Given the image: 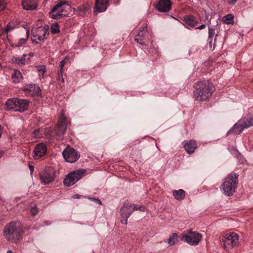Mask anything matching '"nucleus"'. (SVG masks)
<instances>
[{
  "instance_id": "obj_1",
  "label": "nucleus",
  "mask_w": 253,
  "mask_h": 253,
  "mask_svg": "<svg viewBox=\"0 0 253 253\" xmlns=\"http://www.w3.org/2000/svg\"><path fill=\"white\" fill-rule=\"evenodd\" d=\"M194 96L197 101H204L211 96L215 88L212 83L209 81L196 82L194 86Z\"/></svg>"
},
{
  "instance_id": "obj_2",
  "label": "nucleus",
  "mask_w": 253,
  "mask_h": 253,
  "mask_svg": "<svg viewBox=\"0 0 253 253\" xmlns=\"http://www.w3.org/2000/svg\"><path fill=\"white\" fill-rule=\"evenodd\" d=\"M3 234L8 242L17 243L22 238V229L20 223L12 221L6 224L3 230Z\"/></svg>"
},
{
  "instance_id": "obj_3",
  "label": "nucleus",
  "mask_w": 253,
  "mask_h": 253,
  "mask_svg": "<svg viewBox=\"0 0 253 253\" xmlns=\"http://www.w3.org/2000/svg\"><path fill=\"white\" fill-rule=\"evenodd\" d=\"M238 182V175L235 173L229 174L221 185V190L228 196H231L235 192Z\"/></svg>"
},
{
  "instance_id": "obj_4",
  "label": "nucleus",
  "mask_w": 253,
  "mask_h": 253,
  "mask_svg": "<svg viewBox=\"0 0 253 253\" xmlns=\"http://www.w3.org/2000/svg\"><path fill=\"white\" fill-rule=\"evenodd\" d=\"M239 235L235 232H229L222 236L221 242L224 249L228 252L239 244Z\"/></svg>"
},
{
  "instance_id": "obj_5",
  "label": "nucleus",
  "mask_w": 253,
  "mask_h": 253,
  "mask_svg": "<svg viewBox=\"0 0 253 253\" xmlns=\"http://www.w3.org/2000/svg\"><path fill=\"white\" fill-rule=\"evenodd\" d=\"M55 170L51 167H46L40 172L39 176L41 183L46 185L54 181L55 178Z\"/></svg>"
},
{
  "instance_id": "obj_6",
  "label": "nucleus",
  "mask_w": 253,
  "mask_h": 253,
  "mask_svg": "<svg viewBox=\"0 0 253 253\" xmlns=\"http://www.w3.org/2000/svg\"><path fill=\"white\" fill-rule=\"evenodd\" d=\"M202 239V235L191 229L187 230L182 235L181 240L192 246H197Z\"/></svg>"
},
{
  "instance_id": "obj_7",
  "label": "nucleus",
  "mask_w": 253,
  "mask_h": 253,
  "mask_svg": "<svg viewBox=\"0 0 253 253\" xmlns=\"http://www.w3.org/2000/svg\"><path fill=\"white\" fill-rule=\"evenodd\" d=\"M86 173L85 169H79L68 174L64 179V185L70 187L75 184Z\"/></svg>"
},
{
  "instance_id": "obj_8",
  "label": "nucleus",
  "mask_w": 253,
  "mask_h": 253,
  "mask_svg": "<svg viewBox=\"0 0 253 253\" xmlns=\"http://www.w3.org/2000/svg\"><path fill=\"white\" fill-rule=\"evenodd\" d=\"M66 4H67V2L65 0L58 1L57 3L49 12L50 17L54 19H57L61 18L63 15H66V14L62 13L64 11L62 7Z\"/></svg>"
},
{
  "instance_id": "obj_9",
  "label": "nucleus",
  "mask_w": 253,
  "mask_h": 253,
  "mask_svg": "<svg viewBox=\"0 0 253 253\" xmlns=\"http://www.w3.org/2000/svg\"><path fill=\"white\" fill-rule=\"evenodd\" d=\"M62 154L65 161L71 163L77 161L80 157L79 153L71 147L66 148Z\"/></svg>"
},
{
  "instance_id": "obj_10",
  "label": "nucleus",
  "mask_w": 253,
  "mask_h": 253,
  "mask_svg": "<svg viewBox=\"0 0 253 253\" xmlns=\"http://www.w3.org/2000/svg\"><path fill=\"white\" fill-rule=\"evenodd\" d=\"M22 90L27 96H40L41 94V90L36 84H26L23 87Z\"/></svg>"
},
{
  "instance_id": "obj_11",
  "label": "nucleus",
  "mask_w": 253,
  "mask_h": 253,
  "mask_svg": "<svg viewBox=\"0 0 253 253\" xmlns=\"http://www.w3.org/2000/svg\"><path fill=\"white\" fill-rule=\"evenodd\" d=\"M133 205L132 204L125 203L120 209V214L121 217L124 218V220L121 221L122 224L126 225L127 224V219L133 212Z\"/></svg>"
},
{
  "instance_id": "obj_12",
  "label": "nucleus",
  "mask_w": 253,
  "mask_h": 253,
  "mask_svg": "<svg viewBox=\"0 0 253 253\" xmlns=\"http://www.w3.org/2000/svg\"><path fill=\"white\" fill-rule=\"evenodd\" d=\"M47 147L44 143H38L33 150V157L35 160L39 159L45 155Z\"/></svg>"
},
{
  "instance_id": "obj_13",
  "label": "nucleus",
  "mask_w": 253,
  "mask_h": 253,
  "mask_svg": "<svg viewBox=\"0 0 253 253\" xmlns=\"http://www.w3.org/2000/svg\"><path fill=\"white\" fill-rule=\"evenodd\" d=\"M109 5V0H95L93 12L95 14L103 12L106 10Z\"/></svg>"
},
{
  "instance_id": "obj_14",
  "label": "nucleus",
  "mask_w": 253,
  "mask_h": 253,
  "mask_svg": "<svg viewBox=\"0 0 253 253\" xmlns=\"http://www.w3.org/2000/svg\"><path fill=\"white\" fill-rule=\"evenodd\" d=\"M47 35V32L44 28H39L37 30L36 33H33V38L32 39V41L33 42L38 43L37 40L40 42L43 41L46 38Z\"/></svg>"
},
{
  "instance_id": "obj_15",
  "label": "nucleus",
  "mask_w": 253,
  "mask_h": 253,
  "mask_svg": "<svg viewBox=\"0 0 253 253\" xmlns=\"http://www.w3.org/2000/svg\"><path fill=\"white\" fill-rule=\"evenodd\" d=\"M66 119L62 115L60 117L59 121L56 128V134L58 136L62 137L66 131Z\"/></svg>"
},
{
  "instance_id": "obj_16",
  "label": "nucleus",
  "mask_w": 253,
  "mask_h": 253,
  "mask_svg": "<svg viewBox=\"0 0 253 253\" xmlns=\"http://www.w3.org/2000/svg\"><path fill=\"white\" fill-rule=\"evenodd\" d=\"M182 144L185 151L189 154H193L197 147L196 142L193 140L184 141Z\"/></svg>"
},
{
  "instance_id": "obj_17",
  "label": "nucleus",
  "mask_w": 253,
  "mask_h": 253,
  "mask_svg": "<svg viewBox=\"0 0 253 253\" xmlns=\"http://www.w3.org/2000/svg\"><path fill=\"white\" fill-rule=\"evenodd\" d=\"M171 2L170 0H159L156 7L157 9L161 12H167L171 8Z\"/></svg>"
},
{
  "instance_id": "obj_18",
  "label": "nucleus",
  "mask_w": 253,
  "mask_h": 253,
  "mask_svg": "<svg viewBox=\"0 0 253 253\" xmlns=\"http://www.w3.org/2000/svg\"><path fill=\"white\" fill-rule=\"evenodd\" d=\"M39 0H22L23 8L26 10L35 9L38 4Z\"/></svg>"
},
{
  "instance_id": "obj_19",
  "label": "nucleus",
  "mask_w": 253,
  "mask_h": 253,
  "mask_svg": "<svg viewBox=\"0 0 253 253\" xmlns=\"http://www.w3.org/2000/svg\"><path fill=\"white\" fill-rule=\"evenodd\" d=\"M147 33V27H141L138 34L135 36V41L141 45H145L144 40L146 39V35Z\"/></svg>"
},
{
  "instance_id": "obj_20",
  "label": "nucleus",
  "mask_w": 253,
  "mask_h": 253,
  "mask_svg": "<svg viewBox=\"0 0 253 253\" xmlns=\"http://www.w3.org/2000/svg\"><path fill=\"white\" fill-rule=\"evenodd\" d=\"M244 128H246L244 126L243 121L240 120L237 123H236L233 127L229 130L227 133V135L230 133H234L235 134H240L243 131Z\"/></svg>"
},
{
  "instance_id": "obj_21",
  "label": "nucleus",
  "mask_w": 253,
  "mask_h": 253,
  "mask_svg": "<svg viewBox=\"0 0 253 253\" xmlns=\"http://www.w3.org/2000/svg\"><path fill=\"white\" fill-rule=\"evenodd\" d=\"M183 22L186 27L189 26L191 28L195 27L199 22L198 19L192 15H186L184 18Z\"/></svg>"
},
{
  "instance_id": "obj_22",
  "label": "nucleus",
  "mask_w": 253,
  "mask_h": 253,
  "mask_svg": "<svg viewBox=\"0 0 253 253\" xmlns=\"http://www.w3.org/2000/svg\"><path fill=\"white\" fill-rule=\"evenodd\" d=\"M30 55L24 54L21 57L14 56L11 61L13 63L18 64L19 66L25 65L26 61L30 60Z\"/></svg>"
},
{
  "instance_id": "obj_23",
  "label": "nucleus",
  "mask_w": 253,
  "mask_h": 253,
  "mask_svg": "<svg viewBox=\"0 0 253 253\" xmlns=\"http://www.w3.org/2000/svg\"><path fill=\"white\" fill-rule=\"evenodd\" d=\"M29 106V102L26 99H18V103L16 111L24 112L27 110Z\"/></svg>"
},
{
  "instance_id": "obj_24",
  "label": "nucleus",
  "mask_w": 253,
  "mask_h": 253,
  "mask_svg": "<svg viewBox=\"0 0 253 253\" xmlns=\"http://www.w3.org/2000/svg\"><path fill=\"white\" fill-rule=\"evenodd\" d=\"M23 79L22 73L17 69H13L11 74V80L13 83L18 84Z\"/></svg>"
},
{
  "instance_id": "obj_25",
  "label": "nucleus",
  "mask_w": 253,
  "mask_h": 253,
  "mask_svg": "<svg viewBox=\"0 0 253 253\" xmlns=\"http://www.w3.org/2000/svg\"><path fill=\"white\" fill-rule=\"evenodd\" d=\"M18 103V98H13L8 99L5 103V108L6 110L13 109L16 111Z\"/></svg>"
},
{
  "instance_id": "obj_26",
  "label": "nucleus",
  "mask_w": 253,
  "mask_h": 253,
  "mask_svg": "<svg viewBox=\"0 0 253 253\" xmlns=\"http://www.w3.org/2000/svg\"><path fill=\"white\" fill-rule=\"evenodd\" d=\"M246 128L253 126V115H248L240 119Z\"/></svg>"
},
{
  "instance_id": "obj_27",
  "label": "nucleus",
  "mask_w": 253,
  "mask_h": 253,
  "mask_svg": "<svg viewBox=\"0 0 253 253\" xmlns=\"http://www.w3.org/2000/svg\"><path fill=\"white\" fill-rule=\"evenodd\" d=\"M172 195L174 198L178 201H181L184 199L185 196V192L183 189H179L178 190H173Z\"/></svg>"
},
{
  "instance_id": "obj_28",
  "label": "nucleus",
  "mask_w": 253,
  "mask_h": 253,
  "mask_svg": "<svg viewBox=\"0 0 253 253\" xmlns=\"http://www.w3.org/2000/svg\"><path fill=\"white\" fill-rule=\"evenodd\" d=\"M223 21L226 24H233L234 23V16L232 14H227L223 17Z\"/></svg>"
},
{
  "instance_id": "obj_29",
  "label": "nucleus",
  "mask_w": 253,
  "mask_h": 253,
  "mask_svg": "<svg viewBox=\"0 0 253 253\" xmlns=\"http://www.w3.org/2000/svg\"><path fill=\"white\" fill-rule=\"evenodd\" d=\"M215 34V29L209 26L208 41L209 44L211 45L212 42V38Z\"/></svg>"
},
{
  "instance_id": "obj_30",
  "label": "nucleus",
  "mask_w": 253,
  "mask_h": 253,
  "mask_svg": "<svg viewBox=\"0 0 253 253\" xmlns=\"http://www.w3.org/2000/svg\"><path fill=\"white\" fill-rule=\"evenodd\" d=\"M177 235L176 233H172L169 238L168 239V243L169 245H174L175 244L177 240Z\"/></svg>"
},
{
  "instance_id": "obj_31",
  "label": "nucleus",
  "mask_w": 253,
  "mask_h": 253,
  "mask_svg": "<svg viewBox=\"0 0 253 253\" xmlns=\"http://www.w3.org/2000/svg\"><path fill=\"white\" fill-rule=\"evenodd\" d=\"M24 32L25 33V37L19 39V44L21 45L24 43L27 40L29 37V30L26 28L24 29Z\"/></svg>"
},
{
  "instance_id": "obj_32",
  "label": "nucleus",
  "mask_w": 253,
  "mask_h": 253,
  "mask_svg": "<svg viewBox=\"0 0 253 253\" xmlns=\"http://www.w3.org/2000/svg\"><path fill=\"white\" fill-rule=\"evenodd\" d=\"M51 32L53 34H57L60 32L59 26L58 23H55L51 26Z\"/></svg>"
},
{
  "instance_id": "obj_33",
  "label": "nucleus",
  "mask_w": 253,
  "mask_h": 253,
  "mask_svg": "<svg viewBox=\"0 0 253 253\" xmlns=\"http://www.w3.org/2000/svg\"><path fill=\"white\" fill-rule=\"evenodd\" d=\"M16 27L13 24L9 23L6 27L3 30V33L8 34L11 30L15 28Z\"/></svg>"
},
{
  "instance_id": "obj_34",
  "label": "nucleus",
  "mask_w": 253,
  "mask_h": 253,
  "mask_svg": "<svg viewBox=\"0 0 253 253\" xmlns=\"http://www.w3.org/2000/svg\"><path fill=\"white\" fill-rule=\"evenodd\" d=\"M33 135L35 138H40L42 137V133L41 132V130L39 128L35 129L33 132Z\"/></svg>"
},
{
  "instance_id": "obj_35",
  "label": "nucleus",
  "mask_w": 253,
  "mask_h": 253,
  "mask_svg": "<svg viewBox=\"0 0 253 253\" xmlns=\"http://www.w3.org/2000/svg\"><path fill=\"white\" fill-rule=\"evenodd\" d=\"M69 57L66 56L63 60L61 61L60 62L59 67L60 68L63 69L65 64L67 63V61L69 60Z\"/></svg>"
},
{
  "instance_id": "obj_36",
  "label": "nucleus",
  "mask_w": 253,
  "mask_h": 253,
  "mask_svg": "<svg viewBox=\"0 0 253 253\" xmlns=\"http://www.w3.org/2000/svg\"><path fill=\"white\" fill-rule=\"evenodd\" d=\"M38 211V209L36 207H32L30 209L31 213L33 216L36 215Z\"/></svg>"
},
{
  "instance_id": "obj_37",
  "label": "nucleus",
  "mask_w": 253,
  "mask_h": 253,
  "mask_svg": "<svg viewBox=\"0 0 253 253\" xmlns=\"http://www.w3.org/2000/svg\"><path fill=\"white\" fill-rule=\"evenodd\" d=\"M87 198L95 202H97L99 205L102 204L101 201L98 198L90 197H87Z\"/></svg>"
},
{
  "instance_id": "obj_38",
  "label": "nucleus",
  "mask_w": 253,
  "mask_h": 253,
  "mask_svg": "<svg viewBox=\"0 0 253 253\" xmlns=\"http://www.w3.org/2000/svg\"><path fill=\"white\" fill-rule=\"evenodd\" d=\"M45 66H44L38 67V70L39 71V72L41 73L42 74H44V73L45 71Z\"/></svg>"
},
{
  "instance_id": "obj_39",
  "label": "nucleus",
  "mask_w": 253,
  "mask_h": 253,
  "mask_svg": "<svg viewBox=\"0 0 253 253\" xmlns=\"http://www.w3.org/2000/svg\"><path fill=\"white\" fill-rule=\"evenodd\" d=\"M64 72V69L60 68V70L58 72V77L57 80L60 81V76H63V74Z\"/></svg>"
},
{
  "instance_id": "obj_40",
  "label": "nucleus",
  "mask_w": 253,
  "mask_h": 253,
  "mask_svg": "<svg viewBox=\"0 0 253 253\" xmlns=\"http://www.w3.org/2000/svg\"><path fill=\"white\" fill-rule=\"evenodd\" d=\"M5 7V3L3 0H0V11L2 10Z\"/></svg>"
},
{
  "instance_id": "obj_41",
  "label": "nucleus",
  "mask_w": 253,
  "mask_h": 253,
  "mask_svg": "<svg viewBox=\"0 0 253 253\" xmlns=\"http://www.w3.org/2000/svg\"><path fill=\"white\" fill-rule=\"evenodd\" d=\"M29 169L30 170V173L31 174H32L34 171V167L33 165H29Z\"/></svg>"
},
{
  "instance_id": "obj_42",
  "label": "nucleus",
  "mask_w": 253,
  "mask_h": 253,
  "mask_svg": "<svg viewBox=\"0 0 253 253\" xmlns=\"http://www.w3.org/2000/svg\"><path fill=\"white\" fill-rule=\"evenodd\" d=\"M132 205H133V207H132L133 211H138V210H139V208L140 206H138L137 205H133V204H132Z\"/></svg>"
},
{
  "instance_id": "obj_43",
  "label": "nucleus",
  "mask_w": 253,
  "mask_h": 253,
  "mask_svg": "<svg viewBox=\"0 0 253 253\" xmlns=\"http://www.w3.org/2000/svg\"><path fill=\"white\" fill-rule=\"evenodd\" d=\"M205 27H206V25L203 24H202L201 25H200V26L196 27V29H198V30H202V29H204Z\"/></svg>"
},
{
  "instance_id": "obj_44",
  "label": "nucleus",
  "mask_w": 253,
  "mask_h": 253,
  "mask_svg": "<svg viewBox=\"0 0 253 253\" xmlns=\"http://www.w3.org/2000/svg\"><path fill=\"white\" fill-rule=\"evenodd\" d=\"M238 0H229L228 3L229 4H235Z\"/></svg>"
},
{
  "instance_id": "obj_45",
  "label": "nucleus",
  "mask_w": 253,
  "mask_h": 253,
  "mask_svg": "<svg viewBox=\"0 0 253 253\" xmlns=\"http://www.w3.org/2000/svg\"><path fill=\"white\" fill-rule=\"evenodd\" d=\"M3 34V29H2V27L0 24V37L1 36V35Z\"/></svg>"
},
{
  "instance_id": "obj_46",
  "label": "nucleus",
  "mask_w": 253,
  "mask_h": 253,
  "mask_svg": "<svg viewBox=\"0 0 253 253\" xmlns=\"http://www.w3.org/2000/svg\"><path fill=\"white\" fill-rule=\"evenodd\" d=\"M73 197L76 199H80L81 197V195L79 194H75L73 196Z\"/></svg>"
},
{
  "instance_id": "obj_47",
  "label": "nucleus",
  "mask_w": 253,
  "mask_h": 253,
  "mask_svg": "<svg viewBox=\"0 0 253 253\" xmlns=\"http://www.w3.org/2000/svg\"><path fill=\"white\" fill-rule=\"evenodd\" d=\"M145 207H143V206H139V211H145Z\"/></svg>"
},
{
  "instance_id": "obj_48",
  "label": "nucleus",
  "mask_w": 253,
  "mask_h": 253,
  "mask_svg": "<svg viewBox=\"0 0 253 253\" xmlns=\"http://www.w3.org/2000/svg\"><path fill=\"white\" fill-rule=\"evenodd\" d=\"M2 130H3V127L0 125V138L1 137V135H2Z\"/></svg>"
},
{
  "instance_id": "obj_49",
  "label": "nucleus",
  "mask_w": 253,
  "mask_h": 253,
  "mask_svg": "<svg viewBox=\"0 0 253 253\" xmlns=\"http://www.w3.org/2000/svg\"><path fill=\"white\" fill-rule=\"evenodd\" d=\"M44 224L46 225H49L50 224V222L48 221H45L44 222Z\"/></svg>"
},
{
  "instance_id": "obj_50",
  "label": "nucleus",
  "mask_w": 253,
  "mask_h": 253,
  "mask_svg": "<svg viewBox=\"0 0 253 253\" xmlns=\"http://www.w3.org/2000/svg\"><path fill=\"white\" fill-rule=\"evenodd\" d=\"M60 81H61L62 83L64 82V79L63 77V76H60Z\"/></svg>"
},
{
  "instance_id": "obj_51",
  "label": "nucleus",
  "mask_w": 253,
  "mask_h": 253,
  "mask_svg": "<svg viewBox=\"0 0 253 253\" xmlns=\"http://www.w3.org/2000/svg\"><path fill=\"white\" fill-rule=\"evenodd\" d=\"M6 253H13L11 250H8Z\"/></svg>"
},
{
  "instance_id": "obj_52",
  "label": "nucleus",
  "mask_w": 253,
  "mask_h": 253,
  "mask_svg": "<svg viewBox=\"0 0 253 253\" xmlns=\"http://www.w3.org/2000/svg\"><path fill=\"white\" fill-rule=\"evenodd\" d=\"M209 23H211V20L209 21Z\"/></svg>"
}]
</instances>
